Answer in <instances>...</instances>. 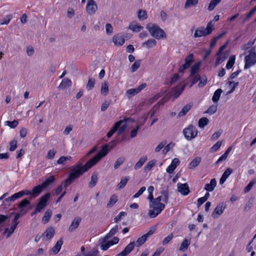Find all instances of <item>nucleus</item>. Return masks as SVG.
<instances>
[{"label":"nucleus","instance_id":"nucleus-1","mask_svg":"<svg viewBox=\"0 0 256 256\" xmlns=\"http://www.w3.org/2000/svg\"><path fill=\"white\" fill-rule=\"evenodd\" d=\"M101 158L102 156L99 154L96 157L90 158L84 166H82L81 164H78L72 166L68 178L56 189L55 194L58 195L62 192V186L66 188H67L74 180L78 178L84 172L95 165Z\"/></svg>","mask_w":256,"mask_h":256},{"label":"nucleus","instance_id":"nucleus-2","mask_svg":"<svg viewBox=\"0 0 256 256\" xmlns=\"http://www.w3.org/2000/svg\"><path fill=\"white\" fill-rule=\"evenodd\" d=\"M149 206L150 210L148 211V214L151 218H154L158 215L165 208L166 206L164 204L157 202L154 200L150 202Z\"/></svg>","mask_w":256,"mask_h":256},{"label":"nucleus","instance_id":"nucleus-3","mask_svg":"<svg viewBox=\"0 0 256 256\" xmlns=\"http://www.w3.org/2000/svg\"><path fill=\"white\" fill-rule=\"evenodd\" d=\"M146 28L148 30L150 35L156 39L161 38H166V35L164 32L158 26L154 24H148L146 26Z\"/></svg>","mask_w":256,"mask_h":256},{"label":"nucleus","instance_id":"nucleus-4","mask_svg":"<svg viewBox=\"0 0 256 256\" xmlns=\"http://www.w3.org/2000/svg\"><path fill=\"white\" fill-rule=\"evenodd\" d=\"M249 54L244 58L245 64L244 69L246 70L256 64V49L252 48L249 51Z\"/></svg>","mask_w":256,"mask_h":256},{"label":"nucleus","instance_id":"nucleus-5","mask_svg":"<svg viewBox=\"0 0 256 256\" xmlns=\"http://www.w3.org/2000/svg\"><path fill=\"white\" fill-rule=\"evenodd\" d=\"M214 30L213 24L212 22H209L206 28L204 27L198 28L195 31L194 36V38H198L206 36L212 33Z\"/></svg>","mask_w":256,"mask_h":256},{"label":"nucleus","instance_id":"nucleus-6","mask_svg":"<svg viewBox=\"0 0 256 256\" xmlns=\"http://www.w3.org/2000/svg\"><path fill=\"white\" fill-rule=\"evenodd\" d=\"M182 132L184 138L188 140H190L195 138L197 136L198 133L197 128L192 124L189 125L188 128H184Z\"/></svg>","mask_w":256,"mask_h":256},{"label":"nucleus","instance_id":"nucleus-7","mask_svg":"<svg viewBox=\"0 0 256 256\" xmlns=\"http://www.w3.org/2000/svg\"><path fill=\"white\" fill-rule=\"evenodd\" d=\"M50 194L48 192L42 196L40 199L36 206V211L41 212L47 206L48 200L50 198Z\"/></svg>","mask_w":256,"mask_h":256},{"label":"nucleus","instance_id":"nucleus-8","mask_svg":"<svg viewBox=\"0 0 256 256\" xmlns=\"http://www.w3.org/2000/svg\"><path fill=\"white\" fill-rule=\"evenodd\" d=\"M116 140H114V141H112V142H109L108 144H104V146H102V149L100 150V151L93 158L96 157L98 154H100V156H102V158L97 162H98L101 160V158H102L106 156L108 154V146H110V148H112L115 146H116Z\"/></svg>","mask_w":256,"mask_h":256},{"label":"nucleus","instance_id":"nucleus-9","mask_svg":"<svg viewBox=\"0 0 256 256\" xmlns=\"http://www.w3.org/2000/svg\"><path fill=\"white\" fill-rule=\"evenodd\" d=\"M226 204L224 202H222L219 203L214 208V210L212 215V216L214 218H218L222 214L226 208Z\"/></svg>","mask_w":256,"mask_h":256},{"label":"nucleus","instance_id":"nucleus-10","mask_svg":"<svg viewBox=\"0 0 256 256\" xmlns=\"http://www.w3.org/2000/svg\"><path fill=\"white\" fill-rule=\"evenodd\" d=\"M98 9V6L94 0H88L86 6V10L88 13L92 15L94 14Z\"/></svg>","mask_w":256,"mask_h":256},{"label":"nucleus","instance_id":"nucleus-11","mask_svg":"<svg viewBox=\"0 0 256 256\" xmlns=\"http://www.w3.org/2000/svg\"><path fill=\"white\" fill-rule=\"evenodd\" d=\"M55 230L53 227L48 228L44 234H42L43 240H49L54 236Z\"/></svg>","mask_w":256,"mask_h":256},{"label":"nucleus","instance_id":"nucleus-12","mask_svg":"<svg viewBox=\"0 0 256 256\" xmlns=\"http://www.w3.org/2000/svg\"><path fill=\"white\" fill-rule=\"evenodd\" d=\"M134 242H130L124 249L120 253L116 255V256H126L134 250Z\"/></svg>","mask_w":256,"mask_h":256},{"label":"nucleus","instance_id":"nucleus-13","mask_svg":"<svg viewBox=\"0 0 256 256\" xmlns=\"http://www.w3.org/2000/svg\"><path fill=\"white\" fill-rule=\"evenodd\" d=\"M178 192L184 196L188 195L190 192L188 186L186 183L177 184Z\"/></svg>","mask_w":256,"mask_h":256},{"label":"nucleus","instance_id":"nucleus-14","mask_svg":"<svg viewBox=\"0 0 256 256\" xmlns=\"http://www.w3.org/2000/svg\"><path fill=\"white\" fill-rule=\"evenodd\" d=\"M82 221L80 217H76L72 221L70 226L68 228V231L70 232H74L78 226Z\"/></svg>","mask_w":256,"mask_h":256},{"label":"nucleus","instance_id":"nucleus-15","mask_svg":"<svg viewBox=\"0 0 256 256\" xmlns=\"http://www.w3.org/2000/svg\"><path fill=\"white\" fill-rule=\"evenodd\" d=\"M180 164V161L177 158L172 160L170 164L166 168V172L168 174H172L176 166Z\"/></svg>","mask_w":256,"mask_h":256},{"label":"nucleus","instance_id":"nucleus-16","mask_svg":"<svg viewBox=\"0 0 256 256\" xmlns=\"http://www.w3.org/2000/svg\"><path fill=\"white\" fill-rule=\"evenodd\" d=\"M123 124V122L122 120H120L116 122L112 128L107 133L106 136L108 138H110L113 134L118 130V128H119L120 126Z\"/></svg>","mask_w":256,"mask_h":256},{"label":"nucleus","instance_id":"nucleus-17","mask_svg":"<svg viewBox=\"0 0 256 256\" xmlns=\"http://www.w3.org/2000/svg\"><path fill=\"white\" fill-rule=\"evenodd\" d=\"M45 188L42 184H39L34 186L32 190V196L36 198L40 194Z\"/></svg>","mask_w":256,"mask_h":256},{"label":"nucleus","instance_id":"nucleus-18","mask_svg":"<svg viewBox=\"0 0 256 256\" xmlns=\"http://www.w3.org/2000/svg\"><path fill=\"white\" fill-rule=\"evenodd\" d=\"M112 41L116 45L122 46L124 44L125 40L122 36L116 34L113 36Z\"/></svg>","mask_w":256,"mask_h":256},{"label":"nucleus","instance_id":"nucleus-19","mask_svg":"<svg viewBox=\"0 0 256 256\" xmlns=\"http://www.w3.org/2000/svg\"><path fill=\"white\" fill-rule=\"evenodd\" d=\"M63 240L62 238H60L56 242V244L51 249V251L54 254H56L60 252Z\"/></svg>","mask_w":256,"mask_h":256},{"label":"nucleus","instance_id":"nucleus-20","mask_svg":"<svg viewBox=\"0 0 256 256\" xmlns=\"http://www.w3.org/2000/svg\"><path fill=\"white\" fill-rule=\"evenodd\" d=\"M118 226H115L113 228H112L110 230L109 232L104 237V241L106 242V240H108L112 236L114 235L118 232Z\"/></svg>","mask_w":256,"mask_h":256},{"label":"nucleus","instance_id":"nucleus-21","mask_svg":"<svg viewBox=\"0 0 256 256\" xmlns=\"http://www.w3.org/2000/svg\"><path fill=\"white\" fill-rule=\"evenodd\" d=\"M156 44V42L153 38L148 39L142 44V46L146 47L147 48H154Z\"/></svg>","mask_w":256,"mask_h":256},{"label":"nucleus","instance_id":"nucleus-22","mask_svg":"<svg viewBox=\"0 0 256 256\" xmlns=\"http://www.w3.org/2000/svg\"><path fill=\"white\" fill-rule=\"evenodd\" d=\"M72 85V82L70 80L65 78L62 80L58 88L60 90H64L68 87Z\"/></svg>","mask_w":256,"mask_h":256},{"label":"nucleus","instance_id":"nucleus-23","mask_svg":"<svg viewBox=\"0 0 256 256\" xmlns=\"http://www.w3.org/2000/svg\"><path fill=\"white\" fill-rule=\"evenodd\" d=\"M216 185V181L215 178H212L210 180V184H207L205 185L204 189L208 192L212 191Z\"/></svg>","mask_w":256,"mask_h":256},{"label":"nucleus","instance_id":"nucleus-24","mask_svg":"<svg viewBox=\"0 0 256 256\" xmlns=\"http://www.w3.org/2000/svg\"><path fill=\"white\" fill-rule=\"evenodd\" d=\"M160 194L162 196V201L165 204H168L169 198V192L168 188H164L161 191H160Z\"/></svg>","mask_w":256,"mask_h":256},{"label":"nucleus","instance_id":"nucleus-25","mask_svg":"<svg viewBox=\"0 0 256 256\" xmlns=\"http://www.w3.org/2000/svg\"><path fill=\"white\" fill-rule=\"evenodd\" d=\"M54 176H50L46 178L44 182L42 183V184L46 188L54 182Z\"/></svg>","mask_w":256,"mask_h":256},{"label":"nucleus","instance_id":"nucleus-26","mask_svg":"<svg viewBox=\"0 0 256 256\" xmlns=\"http://www.w3.org/2000/svg\"><path fill=\"white\" fill-rule=\"evenodd\" d=\"M22 194H21L20 191L14 194L12 196L6 198L4 200V202H14L15 200H16L18 198H19L22 196Z\"/></svg>","mask_w":256,"mask_h":256},{"label":"nucleus","instance_id":"nucleus-27","mask_svg":"<svg viewBox=\"0 0 256 256\" xmlns=\"http://www.w3.org/2000/svg\"><path fill=\"white\" fill-rule=\"evenodd\" d=\"M128 28L134 32H139L143 29V27L134 22L130 23Z\"/></svg>","mask_w":256,"mask_h":256},{"label":"nucleus","instance_id":"nucleus-28","mask_svg":"<svg viewBox=\"0 0 256 256\" xmlns=\"http://www.w3.org/2000/svg\"><path fill=\"white\" fill-rule=\"evenodd\" d=\"M99 242H100V244L101 249L102 250H106L110 246H112L110 241H104V238L100 239Z\"/></svg>","mask_w":256,"mask_h":256},{"label":"nucleus","instance_id":"nucleus-29","mask_svg":"<svg viewBox=\"0 0 256 256\" xmlns=\"http://www.w3.org/2000/svg\"><path fill=\"white\" fill-rule=\"evenodd\" d=\"M72 158L70 156H62L57 160L56 163L58 164H65L68 161H72Z\"/></svg>","mask_w":256,"mask_h":256},{"label":"nucleus","instance_id":"nucleus-30","mask_svg":"<svg viewBox=\"0 0 256 256\" xmlns=\"http://www.w3.org/2000/svg\"><path fill=\"white\" fill-rule=\"evenodd\" d=\"M201 158L200 157H196L193 159L189 164L190 169H194L201 162Z\"/></svg>","mask_w":256,"mask_h":256},{"label":"nucleus","instance_id":"nucleus-31","mask_svg":"<svg viewBox=\"0 0 256 256\" xmlns=\"http://www.w3.org/2000/svg\"><path fill=\"white\" fill-rule=\"evenodd\" d=\"M200 62H196L192 66L190 77H193L198 72L200 69Z\"/></svg>","mask_w":256,"mask_h":256},{"label":"nucleus","instance_id":"nucleus-32","mask_svg":"<svg viewBox=\"0 0 256 256\" xmlns=\"http://www.w3.org/2000/svg\"><path fill=\"white\" fill-rule=\"evenodd\" d=\"M129 180L128 176H124L121 178L120 182L118 184V188L119 190L122 189L126 184Z\"/></svg>","mask_w":256,"mask_h":256},{"label":"nucleus","instance_id":"nucleus-33","mask_svg":"<svg viewBox=\"0 0 256 256\" xmlns=\"http://www.w3.org/2000/svg\"><path fill=\"white\" fill-rule=\"evenodd\" d=\"M184 88V86H183L181 88H176L172 90V96H174V98H176L180 94L182 93Z\"/></svg>","mask_w":256,"mask_h":256},{"label":"nucleus","instance_id":"nucleus-34","mask_svg":"<svg viewBox=\"0 0 256 256\" xmlns=\"http://www.w3.org/2000/svg\"><path fill=\"white\" fill-rule=\"evenodd\" d=\"M190 244V240L184 239L182 242L179 250L180 251H184L186 250Z\"/></svg>","mask_w":256,"mask_h":256},{"label":"nucleus","instance_id":"nucleus-35","mask_svg":"<svg viewBox=\"0 0 256 256\" xmlns=\"http://www.w3.org/2000/svg\"><path fill=\"white\" fill-rule=\"evenodd\" d=\"M222 92V90L220 88H218L214 92L212 98V100L214 102H217L218 101Z\"/></svg>","mask_w":256,"mask_h":256},{"label":"nucleus","instance_id":"nucleus-36","mask_svg":"<svg viewBox=\"0 0 256 256\" xmlns=\"http://www.w3.org/2000/svg\"><path fill=\"white\" fill-rule=\"evenodd\" d=\"M118 196L116 194H113L110 198L109 202L106 204L108 208H112L118 201Z\"/></svg>","mask_w":256,"mask_h":256},{"label":"nucleus","instance_id":"nucleus-37","mask_svg":"<svg viewBox=\"0 0 256 256\" xmlns=\"http://www.w3.org/2000/svg\"><path fill=\"white\" fill-rule=\"evenodd\" d=\"M192 106V105L190 104H188L184 106L178 113V116H184L190 110Z\"/></svg>","mask_w":256,"mask_h":256},{"label":"nucleus","instance_id":"nucleus-38","mask_svg":"<svg viewBox=\"0 0 256 256\" xmlns=\"http://www.w3.org/2000/svg\"><path fill=\"white\" fill-rule=\"evenodd\" d=\"M98 182V176L96 174H93L91 176L90 181L89 182L88 186L90 188L94 187Z\"/></svg>","mask_w":256,"mask_h":256},{"label":"nucleus","instance_id":"nucleus-39","mask_svg":"<svg viewBox=\"0 0 256 256\" xmlns=\"http://www.w3.org/2000/svg\"><path fill=\"white\" fill-rule=\"evenodd\" d=\"M147 160L146 156H144L141 158L139 160L136 164L134 165V169L135 170H138L140 168L142 165L144 164L146 161Z\"/></svg>","mask_w":256,"mask_h":256},{"label":"nucleus","instance_id":"nucleus-40","mask_svg":"<svg viewBox=\"0 0 256 256\" xmlns=\"http://www.w3.org/2000/svg\"><path fill=\"white\" fill-rule=\"evenodd\" d=\"M198 0H186L184 8H188L196 6L198 4Z\"/></svg>","mask_w":256,"mask_h":256},{"label":"nucleus","instance_id":"nucleus-41","mask_svg":"<svg viewBox=\"0 0 256 256\" xmlns=\"http://www.w3.org/2000/svg\"><path fill=\"white\" fill-rule=\"evenodd\" d=\"M146 236L144 234L140 238H139L135 243V245L136 247H139L142 245L147 240Z\"/></svg>","mask_w":256,"mask_h":256},{"label":"nucleus","instance_id":"nucleus-42","mask_svg":"<svg viewBox=\"0 0 256 256\" xmlns=\"http://www.w3.org/2000/svg\"><path fill=\"white\" fill-rule=\"evenodd\" d=\"M101 94L104 96H106L108 93V84L106 82L102 84L101 88Z\"/></svg>","mask_w":256,"mask_h":256},{"label":"nucleus","instance_id":"nucleus-43","mask_svg":"<svg viewBox=\"0 0 256 256\" xmlns=\"http://www.w3.org/2000/svg\"><path fill=\"white\" fill-rule=\"evenodd\" d=\"M222 1V0H212L208 6L209 11L212 10L215 7Z\"/></svg>","mask_w":256,"mask_h":256},{"label":"nucleus","instance_id":"nucleus-44","mask_svg":"<svg viewBox=\"0 0 256 256\" xmlns=\"http://www.w3.org/2000/svg\"><path fill=\"white\" fill-rule=\"evenodd\" d=\"M141 64V60H136L132 66L130 70L132 72H135L140 67Z\"/></svg>","mask_w":256,"mask_h":256},{"label":"nucleus","instance_id":"nucleus-45","mask_svg":"<svg viewBox=\"0 0 256 256\" xmlns=\"http://www.w3.org/2000/svg\"><path fill=\"white\" fill-rule=\"evenodd\" d=\"M193 58H194V54H190L186 58L185 63L184 64L185 66H186L188 68H189L191 64L194 61Z\"/></svg>","mask_w":256,"mask_h":256},{"label":"nucleus","instance_id":"nucleus-46","mask_svg":"<svg viewBox=\"0 0 256 256\" xmlns=\"http://www.w3.org/2000/svg\"><path fill=\"white\" fill-rule=\"evenodd\" d=\"M209 120L206 118H202L198 120V126L200 128H204L208 124Z\"/></svg>","mask_w":256,"mask_h":256},{"label":"nucleus","instance_id":"nucleus-47","mask_svg":"<svg viewBox=\"0 0 256 256\" xmlns=\"http://www.w3.org/2000/svg\"><path fill=\"white\" fill-rule=\"evenodd\" d=\"M138 17L140 20H144L147 18V14L146 11L140 10L138 12Z\"/></svg>","mask_w":256,"mask_h":256},{"label":"nucleus","instance_id":"nucleus-48","mask_svg":"<svg viewBox=\"0 0 256 256\" xmlns=\"http://www.w3.org/2000/svg\"><path fill=\"white\" fill-rule=\"evenodd\" d=\"M52 216V212L50 210H47L45 212L42 218V221L44 224L47 223Z\"/></svg>","mask_w":256,"mask_h":256},{"label":"nucleus","instance_id":"nucleus-49","mask_svg":"<svg viewBox=\"0 0 256 256\" xmlns=\"http://www.w3.org/2000/svg\"><path fill=\"white\" fill-rule=\"evenodd\" d=\"M125 160V158L124 156L120 157L117 159L116 162L114 164V168L115 170L118 168V167L124 163Z\"/></svg>","mask_w":256,"mask_h":256},{"label":"nucleus","instance_id":"nucleus-50","mask_svg":"<svg viewBox=\"0 0 256 256\" xmlns=\"http://www.w3.org/2000/svg\"><path fill=\"white\" fill-rule=\"evenodd\" d=\"M235 62V56H230L227 64L226 65V68L227 69L231 68L234 66Z\"/></svg>","mask_w":256,"mask_h":256},{"label":"nucleus","instance_id":"nucleus-51","mask_svg":"<svg viewBox=\"0 0 256 256\" xmlns=\"http://www.w3.org/2000/svg\"><path fill=\"white\" fill-rule=\"evenodd\" d=\"M94 80L92 78H90L86 85V88L88 90H92L94 88Z\"/></svg>","mask_w":256,"mask_h":256},{"label":"nucleus","instance_id":"nucleus-52","mask_svg":"<svg viewBox=\"0 0 256 256\" xmlns=\"http://www.w3.org/2000/svg\"><path fill=\"white\" fill-rule=\"evenodd\" d=\"M156 164V160H152L150 161L144 167V170L146 172L149 171L153 168Z\"/></svg>","mask_w":256,"mask_h":256},{"label":"nucleus","instance_id":"nucleus-53","mask_svg":"<svg viewBox=\"0 0 256 256\" xmlns=\"http://www.w3.org/2000/svg\"><path fill=\"white\" fill-rule=\"evenodd\" d=\"M256 182V180H253L250 181L249 184L244 188V193H247L250 191L252 188V187L254 186V184Z\"/></svg>","mask_w":256,"mask_h":256},{"label":"nucleus","instance_id":"nucleus-54","mask_svg":"<svg viewBox=\"0 0 256 256\" xmlns=\"http://www.w3.org/2000/svg\"><path fill=\"white\" fill-rule=\"evenodd\" d=\"M12 18V16L9 14L1 20L0 24H8Z\"/></svg>","mask_w":256,"mask_h":256},{"label":"nucleus","instance_id":"nucleus-55","mask_svg":"<svg viewBox=\"0 0 256 256\" xmlns=\"http://www.w3.org/2000/svg\"><path fill=\"white\" fill-rule=\"evenodd\" d=\"M138 94V92L136 88H130L126 91V94L128 97L134 96Z\"/></svg>","mask_w":256,"mask_h":256},{"label":"nucleus","instance_id":"nucleus-56","mask_svg":"<svg viewBox=\"0 0 256 256\" xmlns=\"http://www.w3.org/2000/svg\"><path fill=\"white\" fill-rule=\"evenodd\" d=\"M127 215V213L125 212H121L119 213V214L116 216L114 218V221L115 222H118L123 217L126 216Z\"/></svg>","mask_w":256,"mask_h":256},{"label":"nucleus","instance_id":"nucleus-57","mask_svg":"<svg viewBox=\"0 0 256 256\" xmlns=\"http://www.w3.org/2000/svg\"><path fill=\"white\" fill-rule=\"evenodd\" d=\"M30 204V201L27 199H24L19 202L18 206L20 208H22Z\"/></svg>","mask_w":256,"mask_h":256},{"label":"nucleus","instance_id":"nucleus-58","mask_svg":"<svg viewBox=\"0 0 256 256\" xmlns=\"http://www.w3.org/2000/svg\"><path fill=\"white\" fill-rule=\"evenodd\" d=\"M173 234H170L166 237L162 242V244L165 246L173 238Z\"/></svg>","mask_w":256,"mask_h":256},{"label":"nucleus","instance_id":"nucleus-59","mask_svg":"<svg viewBox=\"0 0 256 256\" xmlns=\"http://www.w3.org/2000/svg\"><path fill=\"white\" fill-rule=\"evenodd\" d=\"M6 122L7 124V125L8 126H9L10 128H14L16 127V126L18 124V121H17L16 120H14L12 122L8 120V121H6Z\"/></svg>","mask_w":256,"mask_h":256},{"label":"nucleus","instance_id":"nucleus-60","mask_svg":"<svg viewBox=\"0 0 256 256\" xmlns=\"http://www.w3.org/2000/svg\"><path fill=\"white\" fill-rule=\"evenodd\" d=\"M56 154V151L54 149L50 150L48 152L46 158L48 160L54 158Z\"/></svg>","mask_w":256,"mask_h":256},{"label":"nucleus","instance_id":"nucleus-61","mask_svg":"<svg viewBox=\"0 0 256 256\" xmlns=\"http://www.w3.org/2000/svg\"><path fill=\"white\" fill-rule=\"evenodd\" d=\"M166 140H164L160 144H159L158 146L155 148L154 152H159L166 144Z\"/></svg>","mask_w":256,"mask_h":256},{"label":"nucleus","instance_id":"nucleus-62","mask_svg":"<svg viewBox=\"0 0 256 256\" xmlns=\"http://www.w3.org/2000/svg\"><path fill=\"white\" fill-rule=\"evenodd\" d=\"M222 145L221 141H218L210 148L212 152L218 150Z\"/></svg>","mask_w":256,"mask_h":256},{"label":"nucleus","instance_id":"nucleus-63","mask_svg":"<svg viewBox=\"0 0 256 256\" xmlns=\"http://www.w3.org/2000/svg\"><path fill=\"white\" fill-rule=\"evenodd\" d=\"M106 30L107 34H111L113 32V28L111 24H106Z\"/></svg>","mask_w":256,"mask_h":256},{"label":"nucleus","instance_id":"nucleus-64","mask_svg":"<svg viewBox=\"0 0 256 256\" xmlns=\"http://www.w3.org/2000/svg\"><path fill=\"white\" fill-rule=\"evenodd\" d=\"M98 250L97 249H96L92 252H89L86 254H84V256H98Z\"/></svg>","mask_w":256,"mask_h":256}]
</instances>
